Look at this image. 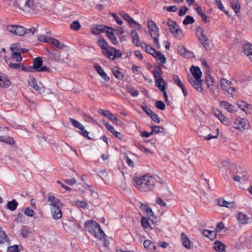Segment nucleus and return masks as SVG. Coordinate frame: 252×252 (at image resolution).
<instances>
[{
    "instance_id": "nucleus-1",
    "label": "nucleus",
    "mask_w": 252,
    "mask_h": 252,
    "mask_svg": "<svg viewBox=\"0 0 252 252\" xmlns=\"http://www.w3.org/2000/svg\"><path fill=\"white\" fill-rule=\"evenodd\" d=\"M135 186L142 192L153 190L160 184V178L158 176L144 175L136 178Z\"/></svg>"
},
{
    "instance_id": "nucleus-2",
    "label": "nucleus",
    "mask_w": 252,
    "mask_h": 252,
    "mask_svg": "<svg viewBox=\"0 0 252 252\" xmlns=\"http://www.w3.org/2000/svg\"><path fill=\"white\" fill-rule=\"evenodd\" d=\"M86 229L92 235L100 240H102L105 235L98 223L93 220L87 221L85 224Z\"/></svg>"
},
{
    "instance_id": "nucleus-3",
    "label": "nucleus",
    "mask_w": 252,
    "mask_h": 252,
    "mask_svg": "<svg viewBox=\"0 0 252 252\" xmlns=\"http://www.w3.org/2000/svg\"><path fill=\"white\" fill-rule=\"evenodd\" d=\"M148 31L151 37L153 39L154 44L158 48H160V46L159 43V33L158 28L155 23L152 20L148 21Z\"/></svg>"
},
{
    "instance_id": "nucleus-4",
    "label": "nucleus",
    "mask_w": 252,
    "mask_h": 252,
    "mask_svg": "<svg viewBox=\"0 0 252 252\" xmlns=\"http://www.w3.org/2000/svg\"><path fill=\"white\" fill-rule=\"evenodd\" d=\"M169 27L170 31L176 38L181 39L183 37V33L182 31L179 29L176 23L171 20L169 19L167 23Z\"/></svg>"
},
{
    "instance_id": "nucleus-5",
    "label": "nucleus",
    "mask_w": 252,
    "mask_h": 252,
    "mask_svg": "<svg viewBox=\"0 0 252 252\" xmlns=\"http://www.w3.org/2000/svg\"><path fill=\"white\" fill-rule=\"evenodd\" d=\"M155 80L156 87L162 92L164 97L165 98V101L166 102H167L168 95L166 92L165 90L166 86H167V83L163 80V78L156 79Z\"/></svg>"
},
{
    "instance_id": "nucleus-6",
    "label": "nucleus",
    "mask_w": 252,
    "mask_h": 252,
    "mask_svg": "<svg viewBox=\"0 0 252 252\" xmlns=\"http://www.w3.org/2000/svg\"><path fill=\"white\" fill-rule=\"evenodd\" d=\"M7 31L13 34L22 36L25 33V29L19 25H9L6 27Z\"/></svg>"
},
{
    "instance_id": "nucleus-7",
    "label": "nucleus",
    "mask_w": 252,
    "mask_h": 252,
    "mask_svg": "<svg viewBox=\"0 0 252 252\" xmlns=\"http://www.w3.org/2000/svg\"><path fill=\"white\" fill-rule=\"evenodd\" d=\"M42 60L40 57H37L34 59L33 62V67L34 70L37 72H49L50 69L49 67L43 66H42Z\"/></svg>"
},
{
    "instance_id": "nucleus-8",
    "label": "nucleus",
    "mask_w": 252,
    "mask_h": 252,
    "mask_svg": "<svg viewBox=\"0 0 252 252\" xmlns=\"http://www.w3.org/2000/svg\"><path fill=\"white\" fill-rule=\"evenodd\" d=\"M234 127L240 130H243L249 127L248 121L241 118L236 119L234 122Z\"/></svg>"
},
{
    "instance_id": "nucleus-9",
    "label": "nucleus",
    "mask_w": 252,
    "mask_h": 252,
    "mask_svg": "<svg viewBox=\"0 0 252 252\" xmlns=\"http://www.w3.org/2000/svg\"><path fill=\"white\" fill-rule=\"evenodd\" d=\"M206 82L207 88L210 92L214 94H216V90L218 88V84L216 83L215 80L210 74H208L206 78Z\"/></svg>"
},
{
    "instance_id": "nucleus-10",
    "label": "nucleus",
    "mask_w": 252,
    "mask_h": 252,
    "mask_svg": "<svg viewBox=\"0 0 252 252\" xmlns=\"http://www.w3.org/2000/svg\"><path fill=\"white\" fill-rule=\"evenodd\" d=\"M196 32L199 34V39L201 43L205 48H207L209 45V40L206 35L204 33L203 29L201 27H198L196 29Z\"/></svg>"
},
{
    "instance_id": "nucleus-11",
    "label": "nucleus",
    "mask_w": 252,
    "mask_h": 252,
    "mask_svg": "<svg viewBox=\"0 0 252 252\" xmlns=\"http://www.w3.org/2000/svg\"><path fill=\"white\" fill-rule=\"evenodd\" d=\"M29 85L35 91L41 93L43 91V87L41 83L38 85L35 79L33 77H30L28 80Z\"/></svg>"
},
{
    "instance_id": "nucleus-12",
    "label": "nucleus",
    "mask_w": 252,
    "mask_h": 252,
    "mask_svg": "<svg viewBox=\"0 0 252 252\" xmlns=\"http://www.w3.org/2000/svg\"><path fill=\"white\" fill-rule=\"evenodd\" d=\"M189 82L198 91L202 92L203 88L202 87L203 81L200 79H193L192 78H188Z\"/></svg>"
},
{
    "instance_id": "nucleus-13",
    "label": "nucleus",
    "mask_w": 252,
    "mask_h": 252,
    "mask_svg": "<svg viewBox=\"0 0 252 252\" xmlns=\"http://www.w3.org/2000/svg\"><path fill=\"white\" fill-rule=\"evenodd\" d=\"M213 114L220 121L225 125H228L229 122L225 116L217 108L213 109Z\"/></svg>"
},
{
    "instance_id": "nucleus-14",
    "label": "nucleus",
    "mask_w": 252,
    "mask_h": 252,
    "mask_svg": "<svg viewBox=\"0 0 252 252\" xmlns=\"http://www.w3.org/2000/svg\"><path fill=\"white\" fill-rule=\"evenodd\" d=\"M50 209L59 207H62L63 204L60 202L58 198L54 196H49L48 198Z\"/></svg>"
},
{
    "instance_id": "nucleus-15",
    "label": "nucleus",
    "mask_w": 252,
    "mask_h": 252,
    "mask_svg": "<svg viewBox=\"0 0 252 252\" xmlns=\"http://www.w3.org/2000/svg\"><path fill=\"white\" fill-rule=\"evenodd\" d=\"M190 71L192 75V77H189L188 78H192L194 80L201 79L202 72L198 67L192 66L190 68Z\"/></svg>"
},
{
    "instance_id": "nucleus-16",
    "label": "nucleus",
    "mask_w": 252,
    "mask_h": 252,
    "mask_svg": "<svg viewBox=\"0 0 252 252\" xmlns=\"http://www.w3.org/2000/svg\"><path fill=\"white\" fill-rule=\"evenodd\" d=\"M113 32V29L107 27V29L106 30V33L107 36L109 37L110 40L113 44L114 45H117L119 44V41L114 35Z\"/></svg>"
},
{
    "instance_id": "nucleus-17",
    "label": "nucleus",
    "mask_w": 252,
    "mask_h": 252,
    "mask_svg": "<svg viewBox=\"0 0 252 252\" xmlns=\"http://www.w3.org/2000/svg\"><path fill=\"white\" fill-rule=\"evenodd\" d=\"M217 204L221 207L228 208H232L235 206V203L233 201H226L222 198H220L217 200Z\"/></svg>"
},
{
    "instance_id": "nucleus-18",
    "label": "nucleus",
    "mask_w": 252,
    "mask_h": 252,
    "mask_svg": "<svg viewBox=\"0 0 252 252\" xmlns=\"http://www.w3.org/2000/svg\"><path fill=\"white\" fill-rule=\"evenodd\" d=\"M220 105L228 112L233 113L236 111L235 107L233 105L226 101H221L220 102Z\"/></svg>"
},
{
    "instance_id": "nucleus-19",
    "label": "nucleus",
    "mask_w": 252,
    "mask_h": 252,
    "mask_svg": "<svg viewBox=\"0 0 252 252\" xmlns=\"http://www.w3.org/2000/svg\"><path fill=\"white\" fill-rule=\"evenodd\" d=\"M143 245L144 248L150 252H154L157 249L155 243L150 240H145Z\"/></svg>"
},
{
    "instance_id": "nucleus-20",
    "label": "nucleus",
    "mask_w": 252,
    "mask_h": 252,
    "mask_svg": "<svg viewBox=\"0 0 252 252\" xmlns=\"http://www.w3.org/2000/svg\"><path fill=\"white\" fill-rule=\"evenodd\" d=\"M181 241L182 245L187 249H190L191 248V241L188 236L185 233L181 234Z\"/></svg>"
},
{
    "instance_id": "nucleus-21",
    "label": "nucleus",
    "mask_w": 252,
    "mask_h": 252,
    "mask_svg": "<svg viewBox=\"0 0 252 252\" xmlns=\"http://www.w3.org/2000/svg\"><path fill=\"white\" fill-rule=\"evenodd\" d=\"M107 27L102 25H96L91 28V32L95 35L99 34L105 31H106V29H107Z\"/></svg>"
},
{
    "instance_id": "nucleus-22",
    "label": "nucleus",
    "mask_w": 252,
    "mask_h": 252,
    "mask_svg": "<svg viewBox=\"0 0 252 252\" xmlns=\"http://www.w3.org/2000/svg\"><path fill=\"white\" fill-rule=\"evenodd\" d=\"M61 208L62 207H59L50 209L53 218L54 220H58L62 217L63 213Z\"/></svg>"
},
{
    "instance_id": "nucleus-23",
    "label": "nucleus",
    "mask_w": 252,
    "mask_h": 252,
    "mask_svg": "<svg viewBox=\"0 0 252 252\" xmlns=\"http://www.w3.org/2000/svg\"><path fill=\"white\" fill-rule=\"evenodd\" d=\"M94 67L97 71L99 75L106 81H108L110 79L107 74L105 72L102 68L98 64H95Z\"/></svg>"
},
{
    "instance_id": "nucleus-24",
    "label": "nucleus",
    "mask_w": 252,
    "mask_h": 252,
    "mask_svg": "<svg viewBox=\"0 0 252 252\" xmlns=\"http://www.w3.org/2000/svg\"><path fill=\"white\" fill-rule=\"evenodd\" d=\"M10 85V82L7 77L4 75L0 73V87L2 88H6Z\"/></svg>"
},
{
    "instance_id": "nucleus-25",
    "label": "nucleus",
    "mask_w": 252,
    "mask_h": 252,
    "mask_svg": "<svg viewBox=\"0 0 252 252\" xmlns=\"http://www.w3.org/2000/svg\"><path fill=\"white\" fill-rule=\"evenodd\" d=\"M140 208L145 216L148 217L153 216L154 213L151 208L147 204H141Z\"/></svg>"
},
{
    "instance_id": "nucleus-26",
    "label": "nucleus",
    "mask_w": 252,
    "mask_h": 252,
    "mask_svg": "<svg viewBox=\"0 0 252 252\" xmlns=\"http://www.w3.org/2000/svg\"><path fill=\"white\" fill-rule=\"evenodd\" d=\"M130 35L132 38V43L137 47H141L142 42H140L139 37L137 32L135 30H132L130 32Z\"/></svg>"
},
{
    "instance_id": "nucleus-27",
    "label": "nucleus",
    "mask_w": 252,
    "mask_h": 252,
    "mask_svg": "<svg viewBox=\"0 0 252 252\" xmlns=\"http://www.w3.org/2000/svg\"><path fill=\"white\" fill-rule=\"evenodd\" d=\"M106 127L107 130L110 132L113 135L117 138L122 139L123 138V135L119 132L115 130L113 126L110 124H106Z\"/></svg>"
},
{
    "instance_id": "nucleus-28",
    "label": "nucleus",
    "mask_w": 252,
    "mask_h": 252,
    "mask_svg": "<svg viewBox=\"0 0 252 252\" xmlns=\"http://www.w3.org/2000/svg\"><path fill=\"white\" fill-rule=\"evenodd\" d=\"M243 52L251 61H252V44H245L244 46Z\"/></svg>"
},
{
    "instance_id": "nucleus-29",
    "label": "nucleus",
    "mask_w": 252,
    "mask_h": 252,
    "mask_svg": "<svg viewBox=\"0 0 252 252\" xmlns=\"http://www.w3.org/2000/svg\"><path fill=\"white\" fill-rule=\"evenodd\" d=\"M48 56L50 58L56 62H60L61 57L60 53L57 50H53V51H48Z\"/></svg>"
},
{
    "instance_id": "nucleus-30",
    "label": "nucleus",
    "mask_w": 252,
    "mask_h": 252,
    "mask_svg": "<svg viewBox=\"0 0 252 252\" xmlns=\"http://www.w3.org/2000/svg\"><path fill=\"white\" fill-rule=\"evenodd\" d=\"M23 8L25 10L33 9L35 7V3L33 0H26L22 5Z\"/></svg>"
},
{
    "instance_id": "nucleus-31",
    "label": "nucleus",
    "mask_w": 252,
    "mask_h": 252,
    "mask_svg": "<svg viewBox=\"0 0 252 252\" xmlns=\"http://www.w3.org/2000/svg\"><path fill=\"white\" fill-rule=\"evenodd\" d=\"M114 51H115V48L110 47L108 48L107 50L103 51L102 53L105 56L107 57L108 59L114 60H115Z\"/></svg>"
},
{
    "instance_id": "nucleus-32",
    "label": "nucleus",
    "mask_w": 252,
    "mask_h": 252,
    "mask_svg": "<svg viewBox=\"0 0 252 252\" xmlns=\"http://www.w3.org/2000/svg\"><path fill=\"white\" fill-rule=\"evenodd\" d=\"M141 48L144 49L147 53L152 55L153 56H154L156 53L158 52L151 46L147 45L145 43H142Z\"/></svg>"
},
{
    "instance_id": "nucleus-33",
    "label": "nucleus",
    "mask_w": 252,
    "mask_h": 252,
    "mask_svg": "<svg viewBox=\"0 0 252 252\" xmlns=\"http://www.w3.org/2000/svg\"><path fill=\"white\" fill-rule=\"evenodd\" d=\"M97 44L101 49L102 53L109 48L107 42L103 38H100L98 39Z\"/></svg>"
},
{
    "instance_id": "nucleus-34",
    "label": "nucleus",
    "mask_w": 252,
    "mask_h": 252,
    "mask_svg": "<svg viewBox=\"0 0 252 252\" xmlns=\"http://www.w3.org/2000/svg\"><path fill=\"white\" fill-rule=\"evenodd\" d=\"M237 220L241 224H246L248 222L249 219L247 215L239 213L236 217Z\"/></svg>"
},
{
    "instance_id": "nucleus-35",
    "label": "nucleus",
    "mask_w": 252,
    "mask_h": 252,
    "mask_svg": "<svg viewBox=\"0 0 252 252\" xmlns=\"http://www.w3.org/2000/svg\"><path fill=\"white\" fill-rule=\"evenodd\" d=\"M50 43L54 45L56 48L62 50L65 47V45L56 39L53 38H49Z\"/></svg>"
},
{
    "instance_id": "nucleus-36",
    "label": "nucleus",
    "mask_w": 252,
    "mask_h": 252,
    "mask_svg": "<svg viewBox=\"0 0 252 252\" xmlns=\"http://www.w3.org/2000/svg\"><path fill=\"white\" fill-rule=\"evenodd\" d=\"M213 248L218 252H223L225 250L224 245L220 241L215 242Z\"/></svg>"
},
{
    "instance_id": "nucleus-37",
    "label": "nucleus",
    "mask_w": 252,
    "mask_h": 252,
    "mask_svg": "<svg viewBox=\"0 0 252 252\" xmlns=\"http://www.w3.org/2000/svg\"><path fill=\"white\" fill-rule=\"evenodd\" d=\"M202 233L205 237L210 239H213L217 235V232L215 231H211L208 229L204 230Z\"/></svg>"
},
{
    "instance_id": "nucleus-38",
    "label": "nucleus",
    "mask_w": 252,
    "mask_h": 252,
    "mask_svg": "<svg viewBox=\"0 0 252 252\" xmlns=\"http://www.w3.org/2000/svg\"><path fill=\"white\" fill-rule=\"evenodd\" d=\"M18 205V203L14 199L8 201L7 203L6 207L8 209L11 211H15Z\"/></svg>"
},
{
    "instance_id": "nucleus-39",
    "label": "nucleus",
    "mask_w": 252,
    "mask_h": 252,
    "mask_svg": "<svg viewBox=\"0 0 252 252\" xmlns=\"http://www.w3.org/2000/svg\"><path fill=\"white\" fill-rule=\"evenodd\" d=\"M216 132L213 133H209L204 136L205 139L210 140L213 138H217L219 135V129L218 128H214Z\"/></svg>"
},
{
    "instance_id": "nucleus-40",
    "label": "nucleus",
    "mask_w": 252,
    "mask_h": 252,
    "mask_svg": "<svg viewBox=\"0 0 252 252\" xmlns=\"http://www.w3.org/2000/svg\"><path fill=\"white\" fill-rule=\"evenodd\" d=\"M154 57L156 58L157 61L160 62L162 64L165 63L166 62L165 56L159 51H158Z\"/></svg>"
},
{
    "instance_id": "nucleus-41",
    "label": "nucleus",
    "mask_w": 252,
    "mask_h": 252,
    "mask_svg": "<svg viewBox=\"0 0 252 252\" xmlns=\"http://www.w3.org/2000/svg\"><path fill=\"white\" fill-rule=\"evenodd\" d=\"M155 79L158 78H161L162 70L159 66H157L155 67L153 71Z\"/></svg>"
},
{
    "instance_id": "nucleus-42",
    "label": "nucleus",
    "mask_w": 252,
    "mask_h": 252,
    "mask_svg": "<svg viewBox=\"0 0 252 252\" xmlns=\"http://www.w3.org/2000/svg\"><path fill=\"white\" fill-rule=\"evenodd\" d=\"M220 83L221 88L224 91L228 89V88L231 86V82L224 78H221L220 79Z\"/></svg>"
},
{
    "instance_id": "nucleus-43",
    "label": "nucleus",
    "mask_w": 252,
    "mask_h": 252,
    "mask_svg": "<svg viewBox=\"0 0 252 252\" xmlns=\"http://www.w3.org/2000/svg\"><path fill=\"white\" fill-rule=\"evenodd\" d=\"M126 91L133 97L137 96L139 94L138 91L131 86H126Z\"/></svg>"
},
{
    "instance_id": "nucleus-44",
    "label": "nucleus",
    "mask_w": 252,
    "mask_h": 252,
    "mask_svg": "<svg viewBox=\"0 0 252 252\" xmlns=\"http://www.w3.org/2000/svg\"><path fill=\"white\" fill-rule=\"evenodd\" d=\"M71 203L73 206L83 209L86 208L87 206V203L84 201H71Z\"/></svg>"
},
{
    "instance_id": "nucleus-45",
    "label": "nucleus",
    "mask_w": 252,
    "mask_h": 252,
    "mask_svg": "<svg viewBox=\"0 0 252 252\" xmlns=\"http://www.w3.org/2000/svg\"><path fill=\"white\" fill-rule=\"evenodd\" d=\"M9 240L7 237L5 232L3 230L2 228L0 226V244L8 242Z\"/></svg>"
},
{
    "instance_id": "nucleus-46",
    "label": "nucleus",
    "mask_w": 252,
    "mask_h": 252,
    "mask_svg": "<svg viewBox=\"0 0 252 252\" xmlns=\"http://www.w3.org/2000/svg\"><path fill=\"white\" fill-rule=\"evenodd\" d=\"M113 73L114 76L118 79H122L124 76V74L120 71L119 68L114 67L112 69Z\"/></svg>"
},
{
    "instance_id": "nucleus-47",
    "label": "nucleus",
    "mask_w": 252,
    "mask_h": 252,
    "mask_svg": "<svg viewBox=\"0 0 252 252\" xmlns=\"http://www.w3.org/2000/svg\"><path fill=\"white\" fill-rule=\"evenodd\" d=\"M141 222L142 226L145 228L148 229L149 230L152 229V227L150 225L148 220L146 218L142 217L141 218Z\"/></svg>"
},
{
    "instance_id": "nucleus-48",
    "label": "nucleus",
    "mask_w": 252,
    "mask_h": 252,
    "mask_svg": "<svg viewBox=\"0 0 252 252\" xmlns=\"http://www.w3.org/2000/svg\"><path fill=\"white\" fill-rule=\"evenodd\" d=\"M70 121L71 122L72 125L76 128H78L79 129H83V125L81 124L80 122L77 121V120L73 119L72 118L69 119Z\"/></svg>"
},
{
    "instance_id": "nucleus-49",
    "label": "nucleus",
    "mask_w": 252,
    "mask_h": 252,
    "mask_svg": "<svg viewBox=\"0 0 252 252\" xmlns=\"http://www.w3.org/2000/svg\"><path fill=\"white\" fill-rule=\"evenodd\" d=\"M151 128L152 129V134L154 132L158 134L164 131V128L158 126H152Z\"/></svg>"
},
{
    "instance_id": "nucleus-50",
    "label": "nucleus",
    "mask_w": 252,
    "mask_h": 252,
    "mask_svg": "<svg viewBox=\"0 0 252 252\" xmlns=\"http://www.w3.org/2000/svg\"><path fill=\"white\" fill-rule=\"evenodd\" d=\"M195 9L198 14L201 16L202 20L206 22L207 21V16L203 13L201 8L200 6H197Z\"/></svg>"
},
{
    "instance_id": "nucleus-51",
    "label": "nucleus",
    "mask_w": 252,
    "mask_h": 252,
    "mask_svg": "<svg viewBox=\"0 0 252 252\" xmlns=\"http://www.w3.org/2000/svg\"><path fill=\"white\" fill-rule=\"evenodd\" d=\"M22 49L20 44L19 43H14L12 44L10 47V50L12 53L17 52V51Z\"/></svg>"
},
{
    "instance_id": "nucleus-52",
    "label": "nucleus",
    "mask_w": 252,
    "mask_h": 252,
    "mask_svg": "<svg viewBox=\"0 0 252 252\" xmlns=\"http://www.w3.org/2000/svg\"><path fill=\"white\" fill-rule=\"evenodd\" d=\"M178 51L179 54L181 55L186 57L188 54V52L187 49L183 46H179L178 47Z\"/></svg>"
},
{
    "instance_id": "nucleus-53",
    "label": "nucleus",
    "mask_w": 252,
    "mask_h": 252,
    "mask_svg": "<svg viewBox=\"0 0 252 252\" xmlns=\"http://www.w3.org/2000/svg\"><path fill=\"white\" fill-rule=\"evenodd\" d=\"M0 141L10 145H12L14 143V140L12 138L8 137H0Z\"/></svg>"
},
{
    "instance_id": "nucleus-54",
    "label": "nucleus",
    "mask_w": 252,
    "mask_h": 252,
    "mask_svg": "<svg viewBox=\"0 0 252 252\" xmlns=\"http://www.w3.org/2000/svg\"><path fill=\"white\" fill-rule=\"evenodd\" d=\"M20 251L19 246L17 245H14L7 248V252H19Z\"/></svg>"
},
{
    "instance_id": "nucleus-55",
    "label": "nucleus",
    "mask_w": 252,
    "mask_h": 252,
    "mask_svg": "<svg viewBox=\"0 0 252 252\" xmlns=\"http://www.w3.org/2000/svg\"><path fill=\"white\" fill-rule=\"evenodd\" d=\"M11 57L13 60H15L17 62H21L22 60V58L21 57V54L18 52L12 53V54L11 55Z\"/></svg>"
},
{
    "instance_id": "nucleus-56",
    "label": "nucleus",
    "mask_w": 252,
    "mask_h": 252,
    "mask_svg": "<svg viewBox=\"0 0 252 252\" xmlns=\"http://www.w3.org/2000/svg\"><path fill=\"white\" fill-rule=\"evenodd\" d=\"M194 19L192 17L189 15H188L183 21V23L184 25H186L188 24H192L194 22Z\"/></svg>"
},
{
    "instance_id": "nucleus-57",
    "label": "nucleus",
    "mask_w": 252,
    "mask_h": 252,
    "mask_svg": "<svg viewBox=\"0 0 252 252\" xmlns=\"http://www.w3.org/2000/svg\"><path fill=\"white\" fill-rule=\"evenodd\" d=\"M80 27L81 25L80 23L77 21H73L70 25V28L74 31L79 30Z\"/></svg>"
},
{
    "instance_id": "nucleus-58",
    "label": "nucleus",
    "mask_w": 252,
    "mask_h": 252,
    "mask_svg": "<svg viewBox=\"0 0 252 252\" xmlns=\"http://www.w3.org/2000/svg\"><path fill=\"white\" fill-rule=\"evenodd\" d=\"M172 79L174 82L179 86H181L183 84V83L182 82L181 80H180L179 77L175 74L173 75L172 76Z\"/></svg>"
},
{
    "instance_id": "nucleus-59",
    "label": "nucleus",
    "mask_w": 252,
    "mask_h": 252,
    "mask_svg": "<svg viewBox=\"0 0 252 252\" xmlns=\"http://www.w3.org/2000/svg\"><path fill=\"white\" fill-rule=\"evenodd\" d=\"M156 106L157 108L163 110L165 108V105L164 103L161 100H158L156 102Z\"/></svg>"
},
{
    "instance_id": "nucleus-60",
    "label": "nucleus",
    "mask_w": 252,
    "mask_h": 252,
    "mask_svg": "<svg viewBox=\"0 0 252 252\" xmlns=\"http://www.w3.org/2000/svg\"><path fill=\"white\" fill-rule=\"evenodd\" d=\"M8 65L11 68L17 69L21 67L22 70L24 69V66L21 63H9Z\"/></svg>"
},
{
    "instance_id": "nucleus-61",
    "label": "nucleus",
    "mask_w": 252,
    "mask_h": 252,
    "mask_svg": "<svg viewBox=\"0 0 252 252\" xmlns=\"http://www.w3.org/2000/svg\"><path fill=\"white\" fill-rule=\"evenodd\" d=\"M225 91H226L228 94H231L233 97L236 94V90L234 87L231 86L228 88V89L225 90Z\"/></svg>"
},
{
    "instance_id": "nucleus-62",
    "label": "nucleus",
    "mask_w": 252,
    "mask_h": 252,
    "mask_svg": "<svg viewBox=\"0 0 252 252\" xmlns=\"http://www.w3.org/2000/svg\"><path fill=\"white\" fill-rule=\"evenodd\" d=\"M119 14L127 22L131 19V17L129 15L123 11H120Z\"/></svg>"
},
{
    "instance_id": "nucleus-63",
    "label": "nucleus",
    "mask_w": 252,
    "mask_h": 252,
    "mask_svg": "<svg viewBox=\"0 0 252 252\" xmlns=\"http://www.w3.org/2000/svg\"><path fill=\"white\" fill-rule=\"evenodd\" d=\"M25 34H27L29 35H31L33 34L35 32H37V29H36L35 28L32 27L31 28L29 29L26 30L25 29Z\"/></svg>"
},
{
    "instance_id": "nucleus-64",
    "label": "nucleus",
    "mask_w": 252,
    "mask_h": 252,
    "mask_svg": "<svg viewBox=\"0 0 252 252\" xmlns=\"http://www.w3.org/2000/svg\"><path fill=\"white\" fill-rule=\"evenodd\" d=\"M24 213L26 215L29 217H32L34 214V211L31 209L30 208L27 207L25 209Z\"/></svg>"
}]
</instances>
